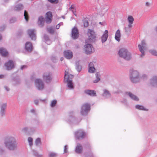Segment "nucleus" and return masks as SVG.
Returning <instances> with one entry per match:
<instances>
[{
  "label": "nucleus",
  "mask_w": 157,
  "mask_h": 157,
  "mask_svg": "<svg viewBox=\"0 0 157 157\" xmlns=\"http://www.w3.org/2000/svg\"><path fill=\"white\" fill-rule=\"evenodd\" d=\"M4 144L6 148L10 151H14L17 148V143L14 136H7L4 138Z\"/></svg>",
  "instance_id": "nucleus-1"
},
{
  "label": "nucleus",
  "mask_w": 157,
  "mask_h": 157,
  "mask_svg": "<svg viewBox=\"0 0 157 157\" xmlns=\"http://www.w3.org/2000/svg\"><path fill=\"white\" fill-rule=\"evenodd\" d=\"M52 20V13L51 11H48L46 13L45 19L43 16H40L39 17L38 24L39 26L42 27L44 26V21L47 24H49L51 22Z\"/></svg>",
  "instance_id": "nucleus-2"
},
{
  "label": "nucleus",
  "mask_w": 157,
  "mask_h": 157,
  "mask_svg": "<svg viewBox=\"0 0 157 157\" xmlns=\"http://www.w3.org/2000/svg\"><path fill=\"white\" fill-rule=\"evenodd\" d=\"M119 56L127 61H129L132 58L131 53L126 48H122L120 49L118 52Z\"/></svg>",
  "instance_id": "nucleus-3"
},
{
  "label": "nucleus",
  "mask_w": 157,
  "mask_h": 157,
  "mask_svg": "<svg viewBox=\"0 0 157 157\" xmlns=\"http://www.w3.org/2000/svg\"><path fill=\"white\" fill-rule=\"evenodd\" d=\"M130 78L131 81L133 83H137L140 80V76L139 72L133 69L130 71Z\"/></svg>",
  "instance_id": "nucleus-4"
},
{
  "label": "nucleus",
  "mask_w": 157,
  "mask_h": 157,
  "mask_svg": "<svg viewBox=\"0 0 157 157\" xmlns=\"http://www.w3.org/2000/svg\"><path fill=\"white\" fill-rule=\"evenodd\" d=\"M73 77V75L71 74L70 75L68 72L65 71L64 75V81L67 83V86L70 89H72L74 88L72 80Z\"/></svg>",
  "instance_id": "nucleus-5"
},
{
  "label": "nucleus",
  "mask_w": 157,
  "mask_h": 157,
  "mask_svg": "<svg viewBox=\"0 0 157 157\" xmlns=\"http://www.w3.org/2000/svg\"><path fill=\"white\" fill-rule=\"evenodd\" d=\"M75 139L78 140H81L85 138L86 133L82 129H79L76 131L74 133Z\"/></svg>",
  "instance_id": "nucleus-6"
},
{
  "label": "nucleus",
  "mask_w": 157,
  "mask_h": 157,
  "mask_svg": "<svg viewBox=\"0 0 157 157\" xmlns=\"http://www.w3.org/2000/svg\"><path fill=\"white\" fill-rule=\"evenodd\" d=\"M90 109V106L88 103H85L82 107L81 113L82 115L86 116L87 115Z\"/></svg>",
  "instance_id": "nucleus-7"
},
{
  "label": "nucleus",
  "mask_w": 157,
  "mask_h": 157,
  "mask_svg": "<svg viewBox=\"0 0 157 157\" xmlns=\"http://www.w3.org/2000/svg\"><path fill=\"white\" fill-rule=\"evenodd\" d=\"M85 51L86 54L89 55L93 53L94 49L92 45L88 44L85 45Z\"/></svg>",
  "instance_id": "nucleus-8"
},
{
  "label": "nucleus",
  "mask_w": 157,
  "mask_h": 157,
  "mask_svg": "<svg viewBox=\"0 0 157 157\" xmlns=\"http://www.w3.org/2000/svg\"><path fill=\"white\" fill-rule=\"evenodd\" d=\"M146 44L145 40H143L141 42V45L139 44L138 46L139 51L141 53V54L140 55L141 57H143L145 55L144 49L146 48Z\"/></svg>",
  "instance_id": "nucleus-9"
},
{
  "label": "nucleus",
  "mask_w": 157,
  "mask_h": 157,
  "mask_svg": "<svg viewBox=\"0 0 157 157\" xmlns=\"http://www.w3.org/2000/svg\"><path fill=\"white\" fill-rule=\"evenodd\" d=\"M43 78L44 81L46 83H50L52 79L51 74L48 72L44 73L43 75Z\"/></svg>",
  "instance_id": "nucleus-10"
},
{
  "label": "nucleus",
  "mask_w": 157,
  "mask_h": 157,
  "mask_svg": "<svg viewBox=\"0 0 157 157\" xmlns=\"http://www.w3.org/2000/svg\"><path fill=\"white\" fill-rule=\"evenodd\" d=\"M79 36L78 30L76 27H74L72 29L71 37L74 40L77 39Z\"/></svg>",
  "instance_id": "nucleus-11"
},
{
  "label": "nucleus",
  "mask_w": 157,
  "mask_h": 157,
  "mask_svg": "<svg viewBox=\"0 0 157 157\" xmlns=\"http://www.w3.org/2000/svg\"><path fill=\"white\" fill-rule=\"evenodd\" d=\"M7 103H3L0 107V115L2 117L5 116L6 115Z\"/></svg>",
  "instance_id": "nucleus-12"
},
{
  "label": "nucleus",
  "mask_w": 157,
  "mask_h": 157,
  "mask_svg": "<svg viewBox=\"0 0 157 157\" xmlns=\"http://www.w3.org/2000/svg\"><path fill=\"white\" fill-rule=\"evenodd\" d=\"M88 36L89 38V39L90 41L93 42L95 40L96 36L94 32L92 30L89 29L88 30Z\"/></svg>",
  "instance_id": "nucleus-13"
},
{
  "label": "nucleus",
  "mask_w": 157,
  "mask_h": 157,
  "mask_svg": "<svg viewBox=\"0 0 157 157\" xmlns=\"http://www.w3.org/2000/svg\"><path fill=\"white\" fill-rule=\"evenodd\" d=\"M35 85L38 90H42L44 88V83L40 79H37L35 80Z\"/></svg>",
  "instance_id": "nucleus-14"
},
{
  "label": "nucleus",
  "mask_w": 157,
  "mask_h": 157,
  "mask_svg": "<svg viewBox=\"0 0 157 157\" xmlns=\"http://www.w3.org/2000/svg\"><path fill=\"white\" fill-rule=\"evenodd\" d=\"M34 31V29H29L27 31L29 36L31 39L33 40H35L36 39V35Z\"/></svg>",
  "instance_id": "nucleus-15"
},
{
  "label": "nucleus",
  "mask_w": 157,
  "mask_h": 157,
  "mask_svg": "<svg viewBox=\"0 0 157 157\" xmlns=\"http://www.w3.org/2000/svg\"><path fill=\"white\" fill-rule=\"evenodd\" d=\"M5 66L6 67V69L10 70L14 68V65L13 61L10 60L8 62L5 63Z\"/></svg>",
  "instance_id": "nucleus-16"
},
{
  "label": "nucleus",
  "mask_w": 157,
  "mask_h": 157,
  "mask_svg": "<svg viewBox=\"0 0 157 157\" xmlns=\"http://www.w3.org/2000/svg\"><path fill=\"white\" fill-rule=\"evenodd\" d=\"M25 49L26 51L29 52H31L33 51V46L31 42H27L25 43Z\"/></svg>",
  "instance_id": "nucleus-17"
},
{
  "label": "nucleus",
  "mask_w": 157,
  "mask_h": 157,
  "mask_svg": "<svg viewBox=\"0 0 157 157\" xmlns=\"http://www.w3.org/2000/svg\"><path fill=\"white\" fill-rule=\"evenodd\" d=\"M63 54L64 56L67 59H71L73 57L72 52L70 50H67L65 51Z\"/></svg>",
  "instance_id": "nucleus-18"
},
{
  "label": "nucleus",
  "mask_w": 157,
  "mask_h": 157,
  "mask_svg": "<svg viewBox=\"0 0 157 157\" xmlns=\"http://www.w3.org/2000/svg\"><path fill=\"white\" fill-rule=\"evenodd\" d=\"M108 37V31L107 30H105L101 37V40L102 43L105 42Z\"/></svg>",
  "instance_id": "nucleus-19"
},
{
  "label": "nucleus",
  "mask_w": 157,
  "mask_h": 157,
  "mask_svg": "<svg viewBox=\"0 0 157 157\" xmlns=\"http://www.w3.org/2000/svg\"><path fill=\"white\" fill-rule=\"evenodd\" d=\"M150 84L153 86L157 87V76H153L150 80Z\"/></svg>",
  "instance_id": "nucleus-20"
},
{
  "label": "nucleus",
  "mask_w": 157,
  "mask_h": 157,
  "mask_svg": "<svg viewBox=\"0 0 157 157\" xmlns=\"http://www.w3.org/2000/svg\"><path fill=\"white\" fill-rule=\"evenodd\" d=\"M84 92L85 94L91 96L95 97L96 96V92L94 90H86L84 91Z\"/></svg>",
  "instance_id": "nucleus-21"
},
{
  "label": "nucleus",
  "mask_w": 157,
  "mask_h": 157,
  "mask_svg": "<svg viewBox=\"0 0 157 157\" xmlns=\"http://www.w3.org/2000/svg\"><path fill=\"white\" fill-rule=\"evenodd\" d=\"M82 145L79 143H78L75 149V152L78 154H80L82 152Z\"/></svg>",
  "instance_id": "nucleus-22"
},
{
  "label": "nucleus",
  "mask_w": 157,
  "mask_h": 157,
  "mask_svg": "<svg viewBox=\"0 0 157 157\" xmlns=\"http://www.w3.org/2000/svg\"><path fill=\"white\" fill-rule=\"evenodd\" d=\"M126 94L128 95L131 99L135 101H138L139 100V99L136 95L130 92H126Z\"/></svg>",
  "instance_id": "nucleus-23"
},
{
  "label": "nucleus",
  "mask_w": 157,
  "mask_h": 157,
  "mask_svg": "<svg viewBox=\"0 0 157 157\" xmlns=\"http://www.w3.org/2000/svg\"><path fill=\"white\" fill-rule=\"evenodd\" d=\"M0 54L3 56L6 57L8 55V52L4 48H0Z\"/></svg>",
  "instance_id": "nucleus-24"
},
{
  "label": "nucleus",
  "mask_w": 157,
  "mask_h": 157,
  "mask_svg": "<svg viewBox=\"0 0 157 157\" xmlns=\"http://www.w3.org/2000/svg\"><path fill=\"white\" fill-rule=\"evenodd\" d=\"M102 96L105 98H108L110 97L111 94L106 89L103 90V93Z\"/></svg>",
  "instance_id": "nucleus-25"
},
{
  "label": "nucleus",
  "mask_w": 157,
  "mask_h": 157,
  "mask_svg": "<svg viewBox=\"0 0 157 157\" xmlns=\"http://www.w3.org/2000/svg\"><path fill=\"white\" fill-rule=\"evenodd\" d=\"M121 34L120 33V31L119 29H118L115 33V40L119 42L120 40Z\"/></svg>",
  "instance_id": "nucleus-26"
},
{
  "label": "nucleus",
  "mask_w": 157,
  "mask_h": 157,
  "mask_svg": "<svg viewBox=\"0 0 157 157\" xmlns=\"http://www.w3.org/2000/svg\"><path fill=\"white\" fill-rule=\"evenodd\" d=\"M128 20L129 22L128 26L129 28H131L132 27V24L133 23L134 19L132 16H129L128 17Z\"/></svg>",
  "instance_id": "nucleus-27"
},
{
  "label": "nucleus",
  "mask_w": 157,
  "mask_h": 157,
  "mask_svg": "<svg viewBox=\"0 0 157 157\" xmlns=\"http://www.w3.org/2000/svg\"><path fill=\"white\" fill-rule=\"evenodd\" d=\"M101 75L99 72H97L95 74V77L96 79L93 81L94 83H97L100 80Z\"/></svg>",
  "instance_id": "nucleus-28"
},
{
  "label": "nucleus",
  "mask_w": 157,
  "mask_h": 157,
  "mask_svg": "<svg viewBox=\"0 0 157 157\" xmlns=\"http://www.w3.org/2000/svg\"><path fill=\"white\" fill-rule=\"evenodd\" d=\"M23 9V6L22 4L17 5L14 7V10L15 11H19Z\"/></svg>",
  "instance_id": "nucleus-29"
},
{
  "label": "nucleus",
  "mask_w": 157,
  "mask_h": 157,
  "mask_svg": "<svg viewBox=\"0 0 157 157\" xmlns=\"http://www.w3.org/2000/svg\"><path fill=\"white\" fill-rule=\"evenodd\" d=\"M75 68L78 72H80L81 71L82 67V66L80 65L79 61H77L75 63Z\"/></svg>",
  "instance_id": "nucleus-30"
},
{
  "label": "nucleus",
  "mask_w": 157,
  "mask_h": 157,
  "mask_svg": "<svg viewBox=\"0 0 157 157\" xmlns=\"http://www.w3.org/2000/svg\"><path fill=\"white\" fill-rule=\"evenodd\" d=\"M13 81V84L14 85L18 84L20 82V80L18 77H16L13 78L12 79Z\"/></svg>",
  "instance_id": "nucleus-31"
},
{
  "label": "nucleus",
  "mask_w": 157,
  "mask_h": 157,
  "mask_svg": "<svg viewBox=\"0 0 157 157\" xmlns=\"http://www.w3.org/2000/svg\"><path fill=\"white\" fill-rule=\"evenodd\" d=\"M75 118L73 116L71 115L69 117L68 119L67 120V122L69 123H75Z\"/></svg>",
  "instance_id": "nucleus-32"
},
{
  "label": "nucleus",
  "mask_w": 157,
  "mask_h": 157,
  "mask_svg": "<svg viewBox=\"0 0 157 157\" xmlns=\"http://www.w3.org/2000/svg\"><path fill=\"white\" fill-rule=\"evenodd\" d=\"M135 108L136 109L140 110H143L146 111H148V109L144 108L143 106L139 105H136Z\"/></svg>",
  "instance_id": "nucleus-33"
},
{
  "label": "nucleus",
  "mask_w": 157,
  "mask_h": 157,
  "mask_svg": "<svg viewBox=\"0 0 157 157\" xmlns=\"http://www.w3.org/2000/svg\"><path fill=\"white\" fill-rule=\"evenodd\" d=\"M32 151L34 156L36 157H42V155L39 154L38 152L36 151L33 150Z\"/></svg>",
  "instance_id": "nucleus-34"
},
{
  "label": "nucleus",
  "mask_w": 157,
  "mask_h": 157,
  "mask_svg": "<svg viewBox=\"0 0 157 157\" xmlns=\"http://www.w3.org/2000/svg\"><path fill=\"white\" fill-rule=\"evenodd\" d=\"M25 18L26 21H28L29 19V16L27 12L25 10L24 13Z\"/></svg>",
  "instance_id": "nucleus-35"
},
{
  "label": "nucleus",
  "mask_w": 157,
  "mask_h": 157,
  "mask_svg": "<svg viewBox=\"0 0 157 157\" xmlns=\"http://www.w3.org/2000/svg\"><path fill=\"white\" fill-rule=\"evenodd\" d=\"M57 155V153L53 152H49L48 155L49 157H56Z\"/></svg>",
  "instance_id": "nucleus-36"
},
{
  "label": "nucleus",
  "mask_w": 157,
  "mask_h": 157,
  "mask_svg": "<svg viewBox=\"0 0 157 157\" xmlns=\"http://www.w3.org/2000/svg\"><path fill=\"white\" fill-rule=\"evenodd\" d=\"M84 26L85 27H87L89 25V22L88 20L85 19L83 20Z\"/></svg>",
  "instance_id": "nucleus-37"
},
{
  "label": "nucleus",
  "mask_w": 157,
  "mask_h": 157,
  "mask_svg": "<svg viewBox=\"0 0 157 157\" xmlns=\"http://www.w3.org/2000/svg\"><path fill=\"white\" fill-rule=\"evenodd\" d=\"M48 31L50 33L53 34L54 33V29L52 27L48 28L47 29Z\"/></svg>",
  "instance_id": "nucleus-38"
},
{
  "label": "nucleus",
  "mask_w": 157,
  "mask_h": 157,
  "mask_svg": "<svg viewBox=\"0 0 157 157\" xmlns=\"http://www.w3.org/2000/svg\"><path fill=\"white\" fill-rule=\"evenodd\" d=\"M57 103V101L56 100H53L51 102V106L52 107H54L55 106Z\"/></svg>",
  "instance_id": "nucleus-39"
},
{
  "label": "nucleus",
  "mask_w": 157,
  "mask_h": 157,
  "mask_svg": "<svg viewBox=\"0 0 157 157\" xmlns=\"http://www.w3.org/2000/svg\"><path fill=\"white\" fill-rule=\"evenodd\" d=\"M95 69L94 67H89V72L90 73H93L94 72Z\"/></svg>",
  "instance_id": "nucleus-40"
},
{
  "label": "nucleus",
  "mask_w": 157,
  "mask_h": 157,
  "mask_svg": "<svg viewBox=\"0 0 157 157\" xmlns=\"http://www.w3.org/2000/svg\"><path fill=\"white\" fill-rule=\"evenodd\" d=\"M23 34V31L22 29L19 30L17 33V35L19 36H21Z\"/></svg>",
  "instance_id": "nucleus-41"
},
{
  "label": "nucleus",
  "mask_w": 157,
  "mask_h": 157,
  "mask_svg": "<svg viewBox=\"0 0 157 157\" xmlns=\"http://www.w3.org/2000/svg\"><path fill=\"white\" fill-rule=\"evenodd\" d=\"M149 52L152 55L157 56V52L155 50H150L149 51Z\"/></svg>",
  "instance_id": "nucleus-42"
},
{
  "label": "nucleus",
  "mask_w": 157,
  "mask_h": 157,
  "mask_svg": "<svg viewBox=\"0 0 157 157\" xmlns=\"http://www.w3.org/2000/svg\"><path fill=\"white\" fill-rule=\"evenodd\" d=\"M40 142L41 140L40 138H37L35 141V144L37 146L38 145L40 144Z\"/></svg>",
  "instance_id": "nucleus-43"
},
{
  "label": "nucleus",
  "mask_w": 157,
  "mask_h": 157,
  "mask_svg": "<svg viewBox=\"0 0 157 157\" xmlns=\"http://www.w3.org/2000/svg\"><path fill=\"white\" fill-rule=\"evenodd\" d=\"M44 40H45L46 42H48V41L49 40V36L45 34L44 35Z\"/></svg>",
  "instance_id": "nucleus-44"
},
{
  "label": "nucleus",
  "mask_w": 157,
  "mask_h": 157,
  "mask_svg": "<svg viewBox=\"0 0 157 157\" xmlns=\"http://www.w3.org/2000/svg\"><path fill=\"white\" fill-rule=\"evenodd\" d=\"M28 141L29 143V145L31 146L33 145V139L30 137H29L28 138Z\"/></svg>",
  "instance_id": "nucleus-45"
},
{
  "label": "nucleus",
  "mask_w": 157,
  "mask_h": 157,
  "mask_svg": "<svg viewBox=\"0 0 157 157\" xmlns=\"http://www.w3.org/2000/svg\"><path fill=\"white\" fill-rule=\"evenodd\" d=\"M49 2H50L51 3H57L58 2V0H48Z\"/></svg>",
  "instance_id": "nucleus-46"
},
{
  "label": "nucleus",
  "mask_w": 157,
  "mask_h": 157,
  "mask_svg": "<svg viewBox=\"0 0 157 157\" xmlns=\"http://www.w3.org/2000/svg\"><path fill=\"white\" fill-rule=\"evenodd\" d=\"M16 21V19L15 17H12V18L10 20V21L11 23H13L14 22Z\"/></svg>",
  "instance_id": "nucleus-47"
},
{
  "label": "nucleus",
  "mask_w": 157,
  "mask_h": 157,
  "mask_svg": "<svg viewBox=\"0 0 157 157\" xmlns=\"http://www.w3.org/2000/svg\"><path fill=\"white\" fill-rule=\"evenodd\" d=\"M30 112L32 113L34 115H36L37 114V113H36V110L34 109H31V110H30Z\"/></svg>",
  "instance_id": "nucleus-48"
},
{
  "label": "nucleus",
  "mask_w": 157,
  "mask_h": 157,
  "mask_svg": "<svg viewBox=\"0 0 157 157\" xmlns=\"http://www.w3.org/2000/svg\"><path fill=\"white\" fill-rule=\"evenodd\" d=\"M128 27H125L124 28L125 32L127 33L130 31V30Z\"/></svg>",
  "instance_id": "nucleus-49"
},
{
  "label": "nucleus",
  "mask_w": 157,
  "mask_h": 157,
  "mask_svg": "<svg viewBox=\"0 0 157 157\" xmlns=\"http://www.w3.org/2000/svg\"><path fill=\"white\" fill-rule=\"evenodd\" d=\"M28 130V127H26L23 128L22 130V132H27Z\"/></svg>",
  "instance_id": "nucleus-50"
},
{
  "label": "nucleus",
  "mask_w": 157,
  "mask_h": 157,
  "mask_svg": "<svg viewBox=\"0 0 157 157\" xmlns=\"http://www.w3.org/2000/svg\"><path fill=\"white\" fill-rule=\"evenodd\" d=\"M68 149V146L67 145H66L64 146V153H67V152Z\"/></svg>",
  "instance_id": "nucleus-51"
},
{
  "label": "nucleus",
  "mask_w": 157,
  "mask_h": 157,
  "mask_svg": "<svg viewBox=\"0 0 157 157\" xmlns=\"http://www.w3.org/2000/svg\"><path fill=\"white\" fill-rule=\"evenodd\" d=\"M34 121L35 123L37 125H38L40 123V121L38 120L35 119L34 120Z\"/></svg>",
  "instance_id": "nucleus-52"
},
{
  "label": "nucleus",
  "mask_w": 157,
  "mask_h": 157,
  "mask_svg": "<svg viewBox=\"0 0 157 157\" xmlns=\"http://www.w3.org/2000/svg\"><path fill=\"white\" fill-rule=\"evenodd\" d=\"M87 157H94L93 154L92 152H90Z\"/></svg>",
  "instance_id": "nucleus-53"
},
{
  "label": "nucleus",
  "mask_w": 157,
  "mask_h": 157,
  "mask_svg": "<svg viewBox=\"0 0 157 157\" xmlns=\"http://www.w3.org/2000/svg\"><path fill=\"white\" fill-rule=\"evenodd\" d=\"M89 67H94V65L93 63L90 62L89 65Z\"/></svg>",
  "instance_id": "nucleus-54"
},
{
  "label": "nucleus",
  "mask_w": 157,
  "mask_h": 157,
  "mask_svg": "<svg viewBox=\"0 0 157 157\" xmlns=\"http://www.w3.org/2000/svg\"><path fill=\"white\" fill-rule=\"evenodd\" d=\"M142 78L143 79H145L147 78V76L145 75H144L142 76Z\"/></svg>",
  "instance_id": "nucleus-55"
},
{
  "label": "nucleus",
  "mask_w": 157,
  "mask_h": 157,
  "mask_svg": "<svg viewBox=\"0 0 157 157\" xmlns=\"http://www.w3.org/2000/svg\"><path fill=\"white\" fill-rule=\"evenodd\" d=\"M4 87L7 91H8L10 90V89L7 86H5Z\"/></svg>",
  "instance_id": "nucleus-56"
},
{
  "label": "nucleus",
  "mask_w": 157,
  "mask_h": 157,
  "mask_svg": "<svg viewBox=\"0 0 157 157\" xmlns=\"http://www.w3.org/2000/svg\"><path fill=\"white\" fill-rule=\"evenodd\" d=\"M27 67V66L26 65H23V66H22L21 67V70H23L24 68H26Z\"/></svg>",
  "instance_id": "nucleus-57"
},
{
  "label": "nucleus",
  "mask_w": 157,
  "mask_h": 157,
  "mask_svg": "<svg viewBox=\"0 0 157 157\" xmlns=\"http://www.w3.org/2000/svg\"><path fill=\"white\" fill-rule=\"evenodd\" d=\"M146 6H149L150 5V4L148 2H146L145 4Z\"/></svg>",
  "instance_id": "nucleus-58"
},
{
  "label": "nucleus",
  "mask_w": 157,
  "mask_h": 157,
  "mask_svg": "<svg viewBox=\"0 0 157 157\" xmlns=\"http://www.w3.org/2000/svg\"><path fill=\"white\" fill-rule=\"evenodd\" d=\"M5 77V75H0V79L4 78Z\"/></svg>",
  "instance_id": "nucleus-59"
},
{
  "label": "nucleus",
  "mask_w": 157,
  "mask_h": 157,
  "mask_svg": "<svg viewBox=\"0 0 157 157\" xmlns=\"http://www.w3.org/2000/svg\"><path fill=\"white\" fill-rule=\"evenodd\" d=\"M4 150L1 147H0V153H2L4 152Z\"/></svg>",
  "instance_id": "nucleus-60"
},
{
  "label": "nucleus",
  "mask_w": 157,
  "mask_h": 157,
  "mask_svg": "<svg viewBox=\"0 0 157 157\" xmlns=\"http://www.w3.org/2000/svg\"><path fill=\"white\" fill-rule=\"evenodd\" d=\"M36 105H38V101L37 100H35L34 101Z\"/></svg>",
  "instance_id": "nucleus-61"
},
{
  "label": "nucleus",
  "mask_w": 157,
  "mask_h": 157,
  "mask_svg": "<svg viewBox=\"0 0 157 157\" xmlns=\"http://www.w3.org/2000/svg\"><path fill=\"white\" fill-rule=\"evenodd\" d=\"M60 27V25H59V24H58L56 25V28L57 29H59Z\"/></svg>",
  "instance_id": "nucleus-62"
},
{
  "label": "nucleus",
  "mask_w": 157,
  "mask_h": 157,
  "mask_svg": "<svg viewBox=\"0 0 157 157\" xmlns=\"http://www.w3.org/2000/svg\"><path fill=\"white\" fill-rule=\"evenodd\" d=\"M75 6L74 5H72L70 8V9H74Z\"/></svg>",
  "instance_id": "nucleus-63"
},
{
  "label": "nucleus",
  "mask_w": 157,
  "mask_h": 157,
  "mask_svg": "<svg viewBox=\"0 0 157 157\" xmlns=\"http://www.w3.org/2000/svg\"><path fill=\"white\" fill-rule=\"evenodd\" d=\"M99 24H100V25H105V22H100L99 23Z\"/></svg>",
  "instance_id": "nucleus-64"
}]
</instances>
